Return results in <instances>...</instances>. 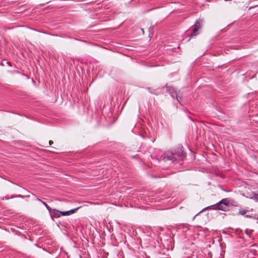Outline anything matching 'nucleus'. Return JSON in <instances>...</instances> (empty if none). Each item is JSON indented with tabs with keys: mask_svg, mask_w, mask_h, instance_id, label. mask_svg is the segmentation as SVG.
<instances>
[{
	"mask_svg": "<svg viewBox=\"0 0 258 258\" xmlns=\"http://www.w3.org/2000/svg\"><path fill=\"white\" fill-rule=\"evenodd\" d=\"M205 209L225 211L226 199H222L217 204L210 206L206 208Z\"/></svg>",
	"mask_w": 258,
	"mask_h": 258,
	"instance_id": "nucleus-1",
	"label": "nucleus"
},
{
	"mask_svg": "<svg viewBox=\"0 0 258 258\" xmlns=\"http://www.w3.org/2000/svg\"><path fill=\"white\" fill-rule=\"evenodd\" d=\"M163 157L164 160H170L172 162H174L176 161V155L172 153H166Z\"/></svg>",
	"mask_w": 258,
	"mask_h": 258,
	"instance_id": "nucleus-2",
	"label": "nucleus"
},
{
	"mask_svg": "<svg viewBox=\"0 0 258 258\" xmlns=\"http://www.w3.org/2000/svg\"><path fill=\"white\" fill-rule=\"evenodd\" d=\"M49 213L52 219L54 218H58L61 216V211L54 209H52Z\"/></svg>",
	"mask_w": 258,
	"mask_h": 258,
	"instance_id": "nucleus-3",
	"label": "nucleus"
},
{
	"mask_svg": "<svg viewBox=\"0 0 258 258\" xmlns=\"http://www.w3.org/2000/svg\"><path fill=\"white\" fill-rule=\"evenodd\" d=\"M194 28L192 30V33L191 34V36H196L198 34V31L201 28V24L199 21H196L194 25Z\"/></svg>",
	"mask_w": 258,
	"mask_h": 258,
	"instance_id": "nucleus-4",
	"label": "nucleus"
},
{
	"mask_svg": "<svg viewBox=\"0 0 258 258\" xmlns=\"http://www.w3.org/2000/svg\"><path fill=\"white\" fill-rule=\"evenodd\" d=\"M79 208H75V209H74L68 211H65V212L61 211V216H68V215H71V214L74 213Z\"/></svg>",
	"mask_w": 258,
	"mask_h": 258,
	"instance_id": "nucleus-5",
	"label": "nucleus"
},
{
	"mask_svg": "<svg viewBox=\"0 0 258 258\" xmlns=\"http://www.w3.org/2000/svg\"><path fill=\"white\" fill-rule=\"evenodd\" d=\"M248 197L250 199L254 200L255 202H258V194L251 192L249 194Z\"/></svg>",
	"mask_w": 258,
	"mask_h": 258,
	"instance_id": "nucleus-6",
	"label": "nucleus"
},
{
	"mask_svg": "<svg viewBox=\"0 0 258 258\" xmlns=\"http://www.w3.org/2000/svg\"><path fill=\"white\" fill-rule=\"evenodd\" d=\"M41 203L44 205V206L46 208V209L48 210V211H49V212H50L52 209L46 203L43 202V201H41Z\"/></svg>",
	"mask_w": 258,
	"mask_h": 258,
	"instance_id": "nucleus-7",
	"label": "nucleus"
},
{
	"mask_svg": "<svg viewBox=\"0 0 258 258\" xmlns=\"http://www.w3.org/2000/svg\"><path fill=\"white\" fill-rule=\"evenodd\" d=\"M247 212V211L246 210H245V209H240L239 213L240 214L242 215H243L245 214H246Z\"/></svg>",
	"mask_w": 258,
	"mask_h": 258,
	"instance_id": "nucleus-8",
	"label": "nucleus"
},
{
	"mask_svg": "<svg viewBox=\"0 0 258 258\" xmlns=\"http://www.w3.org/2000/svg\"><path fill=\"white\" fill-rule=\"evenodd\" d=\"M175 96H176V99H177V101H178V102H179V99H178V96H177L176 93H175Z\"/></svg>",
	"mask_w": 258,
	"mask_h": 258,
	"instance_id": "nucleus-9",
	"label": "nucleus"
},
{
	"mask_svg": "<svg viewBox=\"0 0 258 258\" xmlns=\"http://www.w3.org/2000/svg\"><path fill=\"white\" fill-rule=\"evenodd\" d=\"M37 201H39V202H41V201H42V200H40V199H39V198H37Z\"/></svg>",
	"mask_w": 258,
	"mask_h": 258,
	"instance_id": "nucleus-10",
	"label": "nucleus"
},
{
	"mask_svg": "<svg viewBox=\"0 0 258 258\" xmlns=\"http://www.w3.org/2000/svg\"><path fill=\"white\" fill-rule=\"evenodd\" d=\"M171 96L172 97L174 98V95L173 94H171Z\"/></svg>",
	"mask_w": 258,
	"mask_h": 258,
	"instance_id": "nucleus-11",
	"label": "nucleus"
},
{
	"mask_svg": "<svg viewBox=\"0 0 258 258\" xmlns=\"http://www.w3.org/2000/svg\"><path fill=\"white\" fill-rule=\"evenodd\" d=\"M49 144H50V145H51V143H52V142L51 141H50L49 142Z\"/></svg>",
	"mask_w": 258,
	"mask_h": 258,
	"instance_id": "nucleus-12",
	"label": "nucleus"
},
{
	"mask_svg": "<svg viewBox=\"0 0 258 258\" xmlns=\"http://www.w3.org/2000/svg\"><path fill=\"white\" fill-rule=\"evenodd\" d=\"M245 233H246L247 234H248V231H247V230H246V231H245Z\"/></svg>",
	"mask_w": 258,
	"mask_h": 258,
	"instance_id": "nucleus-13",
	"label": "nucleus"
},
{
	"mask_svg": "<svg viewBox=\"0 0 258 258\" xmlns=\"http://www.w3.org/2000/svg\"><path fill=\"white\" fill-rule=\"evenodd\" d=\"M8 65H11L9 62H7Z\"/></svg>",
	"mask_w": 258,
	"mask_h": 258,
	"instance_id": "nucleus-14",
	"label": "nucleus"
},
{
	"mask_svg": "<svg viewBox=\"0 0 258 258\" xmlns=\"http://www.w3.org/2000/svg\"><path fill=\"white\" fill-rule=\"evenodd\" d=\"M8 65H11L9 62H7Z\"/></svg>",
	"mask_w": 258,
	"mask_h": 258,
	"instance_id": "nucleus-15",
	"label": "nucleus"
},
{
	"mask_svg": "<svg viewBox=\"0 0 258 258\" xmlns=\"http://www.w3.org/2000/svg\"><path fill=\"white\" fill-rule=\"evenodd\" d=\"M223 233H226V232H225V231H223Z\"/></svg>",
	"mask_w": 258,
	"mask_h": 258,
	"instance_id": "nucleus-16",
	"label": "nucleus"
},
{
	"mask_svg": "<svg viewBox=\"0 0 258 258\" xmlns=\"http://www.w3.org/2000/svg\"><path fill=\"white\" fill-rule=\"evenodd\" d=\"M226 204H227V205H228V202L227 201Z\"/></svg>",
	"mask_w": 258,
	"mask_h": 258,
	"instance_id": "nucleus-17",
	"label": "nucleus"
}]
</instances>
